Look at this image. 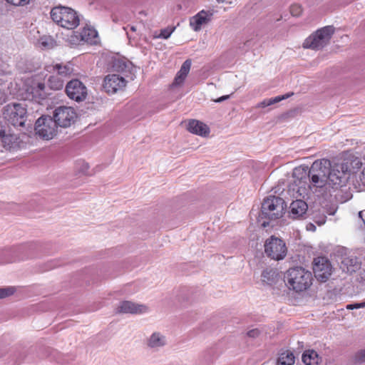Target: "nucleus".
I'll use <instances>...</instances> for the list:
<instances>
[{
    "label": "nucleus",
    "mask_w": 365,
    "mask_h": 365,
    "mask_svg": "<svg viewBox=\"0 0 365 365\" xmlns=\"http://www.w3.org/2000/svg\"><path fill=\"white\" fill-rule=\"evenodd\" d=\"M331 168L330 161L325 159L316 160L309 168L308 173L303 168H296L294 171V175L302 174L301 180L299 184H302L303 178L307 179L308 176L309 180V188L313 192H317L318 189L323 188L328 183V175Z\"/></svg>",
    "instance_id": "f257e3e1"
},
{
    "label": "nucleus",
    "mask_w": 365,
    "mask_h": 365,
    "mask_svg": "<svg viewBox=\"0 0 365 365\" xmlns=\"http://www.w3.org/2000/svg\"><path fill=\"white\" fill-rule=\"evenodd\" d=\"M3 116L4 119L14 127H19L23 132L31 131V123L26 124L27 108L26 103H11L4 107Z\"/></svg>",
    "instance_id": "f03ea898"
},
{
    "label": "nucleus",
    "mask_w": 365,
    "mask_h": 365,
    "mask_svg": "<svg viewBox=\"0 0 365 365\" xmlns=\"http://www.w3.org/2000/svg\"><path fill=\"white\" fill-rule=\"evenodd\" d=\"M312 274L308 270L296 267L290 268L284 274V282L289 289L296 292L307 290L312 284Z\"/></svg>",
    "instance_id": "7ed1b4c3"
},
{
    "label": "nucleus",
    "mask_w": 365,
    "mask_h": 365,
    "mask_svg": "<svg viewBox=\"0 0 365 365\" xmlns=\"http://www.w3.org/2000/svg\"><path fill=\"white\" fill-rule=\"evenodd\" d=\"M50 14L55 23L67 29H74L80 23L79 15L70 7L55 6L51 9Z\"/></svg>",
    "instance_id": "20e7f679"
},
{
    "label": "nucleus",
    "mask_w": 365,
    "mask_h": 365,
    "mask_svg": "<svg viewBox=\"0 0 365 365\" xmlns=\"http://www.w3.org/2000/svg\"><path fill=\"white\" fill-rule=\"evenodd\" d=\"M334 33V28L331 26L321 28L305 39L303 46L306 48L320 50L327 45Z\"/></svg>",
    "instance_id": "39448f33"
},
{
    "label": "nucleus",
    "mask_w": 365,
    "mask_h": 365,
    "mask_svg": "<svg viewBox=\"0 0 365 365\" xmlns=\"http://www.w3.org/2000/svg\"><path fill=\"white\" fill-rule=\"evenodd\" d=\"M286 205L282 198L269 196L264 200L262 205V217L275 220L282 217Z\"/></svg>",
    "instance_id": "423d86ee"
},
{
    "label": "nucleus",
    "mask_w": 365,
    "mask_h": 365,
    "mask_svg": "<svg viewBox=\"0 0 365 365\" xmlns=\"http://www.w3.org/2000/svg\"><path fill=\"white\" fill-rule=\"evenodd\" d=\"M56 123L52 117L49 115H42L38 118L34 125L36 135L43 140H51L57 134Z\"/></svg>",
    "instance_id": "0eeeda50"
},
{
    "label": "nucleus",
    "mask_w": 365,
    "mask_h": 365,
    "mask_svg": "<svg viewBox=\"0 0 365 365\" xmlns=\"http://www.w3.org/2000/svg\"><path fill=\"white\" fill-rule=\"evenodd\" d=\"M77 114L72 107L59 106L53 113L54 122L58 127H70L76 120Z\"/></svg>",
    "instance_id": "6e6552de"
},
{
    "label": "nucleus",
    "mask_w": 365,
    "mask_h": 365,
    "mask_svg": "<svg viewBox=\"0 0 365 365\" xmlns=\"http://www.w3.org/2000/svg\"><path fill=\"white\" fill-rule=\"evenodd\" d=\"M264 252L271 259L280 260L287 255L286 245L281 239L272 236L264 243Z\"/></svg>",
    "instance_id": "1a4fd4ad"
},
{
    "label": "nucleus",
    "mask_w": 365,
    "mask_h": 365,
    "mask_svg": "<svg viewBox=\"0 0 365 365\" xmlns=\"http://www.w3.org/2000/svg\"><path fill=\"white\" fill-rule=\"evenodd\" d=\"M65 91L70 99L76 102L85 101L88 95L86 86L77 78L72 79L67 83Z\"/></svg>",
    "instance_id": "9d476101"
},
{
    "label": "nucleus",
    "mask_w": 365,
    "mask_h": 365,
    "mask_svg": "<svg viewBox=\"0 0 365 365\" xmlns=\"http://www.w3.org/2000/svg\"><path fill=\"white\" fill-rule=\"evenodd\" d=\"M0 143L10 151L19 148V138L8 125L0 124Z\"/></svg>",
    "instance_id": "9b49d317"
},
{
    "label": "nucleus",
    "mask_w": 365,
    "mask_h": 365,
    "mask_svg": "<svg viewBox=\"0 0 365 365\" xmlns=\"http://www.w3.org/2000/svg\"><path fill=\"white\" fill-rule=\"evenodd\" d=\"M331 264L326 257H318L314 258L313 271L317 279L325 282L331 275Z\"/></svg>",
    "instance_id": "f8f14e48"
},
{
    "label": "nucleus",
    "mask_w": 365,
    "mask_h": 365,
    "mask_svg": "<svg viewBox=\"0 0 365 365\" xmlns=\"http://www.w3.org/2000/svg\"><path fill=\"white\" fill-rule=\"evenodd\" d=\"M126 85V81L116 74H108L104 78L103 88L108 94L115 93L122 90Z\"/></svg>",
    "instance_id": "ddd939ff"
},
{
    "label": "nucleus",
    "mask_w": 365,
    "mask_h": 365,
    "mask_svg": "<svg viewBox=\"0 0 365 365\" xmlns=\"http://www.w3.org/2000/svg\"><path fill=\"white\" fill-rule=\"evenodd\" d=\"M212 10H202L190 19V26L195 31H198L208 24L213 16Z\"/></svg>",
    "instance_id": "4468645a"
},
{
    "label": "nucleus",
    "mask_w": 365,
    "mask_h": 365,
    "mask_svg": "<svg viewBox=\"0 0 365 365\" xmlns=\"http://www.w3.org/2000/svg\"><path fill=\"white\" fill-rule=\"evenodd\" d=\"M148 312V307L144 304H139L131 301H123L116 308L115 312L118 314H143Z\"/></svg>",
    "instance_id": "2eb2a0df"
},
{
    "label": "nucleus",
    "mask_w": 365,
    "mask_h": 365,
    "mask_svg": "<svg viewBox=\"0 0 365 365\" xmlns=\"http://www.w3.org/2000/svg\"><path fill=\"white\" fill-rule=\"evenodd\" d=\"M308 205L304 200H297L293 201L289 206V216L292 219H301L307 212Z\"/></svg>",
    "instance_id": "dca6fc26"
},
{
    "label": "nucleus",
    "mask_w": 365,
    "mask_h": 365,
    "mask_svg": "<svg viewBox=\"0 0 365 365\" xmlns=\"http://www.w3.org/2000/svg\"><path fill=\"white\" fill-rule=\"evenodd\" d=\"M169 95L175 98H179L182 95V66L178 71L173 83L170 86Z\"/></svg>",
    "instance_id": "f3484780"
},
{
    "label": "nucleus",
    "mask_w": 365,
    "mask_h": 365,
    "mask_svg": "<svg viewBox=\"0 0 365 365\" xmlns=\"http://www.w3.org/2000/svg\"><path fill=\"white\" fill-rule=\"evenodd\" d=\"M30 89L33 99L38 103L46 99L49 95L44 82L34 83Z\"/></svg>",
    "instance_id": "a211bd4d"
},
{
    "label": "nucleus",
    "mask_w": 365,
    "mask_h": 365,
    "mask_svg": "<svg viewBox=\"0 0 365 365\" xmlns=\"http://www.w3.org/2000/svg\"><path fill=\"white\" fill-rule=\"evenodd\" d=\"M146 344L150 349L158 350L167 344V339L165 335L155 331L148 338Z\"/></svg>",
    "instance_id": "6ab92c4d"
},
{
    "label": "nucleus",
    "mask_w": 365,
    "mask_h": 365,
    "mask_svg": "<svg viewBox=\"0 0 365 365\" xmlns=\"http://www.w3.org/2000/svg\"><path fill=\"white\" fill-rule=\"evenodd\" d=\"M187 130L194 134L200 136H207L210 133L209 127L204 123L197 120H191L187 125Z\"/></svg>",
    "instance_id": "aec40b11"
},
{
    "label": "nucleus",
    "mask_w": 365,
    "mask_h": 365,
    "mask_svg": "<svg viewBox=\"0 0 365 365\" xmlns=\"http://www.w3.org/2000/svg\"><path fill=\"white\" fill-rule=\"evenodd\" d=\"M341 267L344 272L352 273L360 267V264L356 257L349 256L343 258Z\"/></svg>",
    "instance_id": "412c9836"
},
{
    "label": "nucleus",
    "mask_w": 365,
    "mask_h": 365,
    "mask_svg": "<svg viewBox=\"0 0 365 365\" xmlns=\"http://www.w3.org/2000/svg\"><path fill=\"white\" fill-rule=\"evenodd\" d=\"M302 359L305 365H319L322 361V357L312 349L305 351L302 354Z\"/></svg>",
    "instance_id": "4be33fe9"
},
{
    "label": "nucleus",
    "mask_w": 365,
    "mask_h": 365,
    "mask_svg": "<svg viewBox=\"0 0 365 365\" xmlns=\"http://www.w3.org/2000/svg\"><path fill=\"white\" fill-rule=\"evenodd\" d=\"M46 70L48 72H56L55 75L61 76L62 78L68 77L72 73V68L67 65H62L61 63H56L53 66H47Z\"/></svg>",
    "instance_id": "5701e85b"
},
{
    "label": "nucleus",
    "mask_w": 365,
    "mask_h": 365,
    "mask_svg": "<svg viewBox=\"0 0 365 365\" xmlns=\"http://www.w3.org/2000/svg\"><path fill=\"white\" fill-rule=\"evenodd\" d=\"M81 39H83V42H86L90 44H95L97 43L98 32L97 31L91 27H84L81 31Z\"/></svg>",
    "instance_id": "b1692460"
},
{
    "label": "nucleus",
    "mask_w": 365,
    "mask_h": 365,
    "mask_svg": "<svg viewBox=\"0 0 365 365\" xmlns=\"http://www.w3.org/2000/svg\"><path fill=\"white\" fill-rule=\"evenodd\" d=\"M344 175V171H339L335 168L329 170L328 175V183L333 185H340L342 182V178Z\"/></svg>",
    "instance_id": "393cba45"
},
{
    "label": "nucleus",
    "mask_w": 365,
    "mask_h": 365,
    "mask_svg": "<svg viewBox=\"0 0 365 365\" xmlns=\"http://www.w3.org/2000/svg\"><path fill=\"white\" fill-rule=\"evenodd\" d=\"M48 86L53 91L61 90L64 86V80L58 75H51L48 78Z\"/></svg>",
    "instance_id": "a878e982"
},
{
    "label": "nucleus",
    "mask_w": 365,
    "mask_h": 365,
    "mask_svg": "<svg viewBox=\"0 0 365 365\" xmlns=\"http://www.w3.org/2000/svg\"><path fill=\"white\" fill-rule=\"evenodd\" d=\"M113 68L115 71L120 72L128 76L127 73H131L133 69L132 63L123 60H117L114 61Z\"/></svg>",
    "instance_id": "bb28decb"
},
{
    "label": "nucleus",
    "mask_w": 365,
    "mask_h": 365,
    "mask_svg": "<svg viewBox=\"0 0 365 365\" xmlns=\"http://www.w3.org/2000/svg\"><path fill=\"white\" fill-rule=\"evenodd\" d=\"M292 95L293 93H288L287 94L278 96L274 98L264 99V101L257 104V108H265L269 106L274 103H279L282 100H285L289 97L292 96Z\"/></svg>",
    "instance_id": "cd10ccee"
},
{
    "label": "nucleus",
    "mask_w": 365,
    "mask_h": 365,
    "mask_svg": "<svg viewBox=\"0 0 365 365\" xmlns=\"http://www.w3.org/2000/svg\"><path fill=\"white\" fill-rule=\"evenodd\" d=\"M294 359L293 353L290 351H287L279 355L277 359V365H293Z\"/></svg>",
    "instance_id": "c85d7f7f"
},
{
    "label": "nucleus",
    "mask_w": 365,
    "mask_h": 365,
    "mask_svg": "<svg viewBox=\"0 0 365 365\" xmlns=\"http://www.w3.org/2000/svg\"><path fill=\"white\" fill-rule=\"evenodd\" d=\"M278 274L276 270L272 269L264 270L262 274V281L268 284L274 283L277 277Z\"/></svg>",
    "instance_id": "c756f323"
},
{
    "label": "nucleus",
    "mask_w": 365,
    "mask_h": 365,
    "mask_svg": "<svg viewBox=\"0 0 365 365\" xmlns=\"http://www.w3.org/2000/svg\"><path fill=\"white\" fill-rule=\"evenodd\" d=\"M40 44L46 48H51L54 45V40L51 36H43L40 38Z\"/></svg>",
    "instance_id": "7c9ffc66"
},
{
    "label": "nucleus",
    "mask_w": 365,
    "mask_h": 365,
    "mask_svg": "<svg viewBox=\"0 0 365 365\" xmlns=\"http://www.w3.org/2000/svg\"><path fill=\"white\" fill-rule=\"evenodd\" d=\"M81 32L73 31V34L70 36L68 41L72 45H78L83 42V39H81Z\"/></svg>",
    "instance_id": "2f4dec72"
},
{
    "label": "nucleus",
    "mask_w": 365,
    "mask_h": 365,
    "mask_svg": "<svg viewBox=\"0 0 365 365\" xmlns=\"http://www.w3.org/2000/svg\"><path fill=\"white\" fill-rule=\"evenodd\" d=\"M15 291L16 289L14 287L0 288V299H4L12 295Z\"/></svg>",
    "instance_id": "473e14b6"
},
{
    "label": "nucleus",
    "mask_w": 365,
    "mask_h": 365,
    "mask_svg": "<svg viewBox=\"0 0 365 365\" xmlns=\"http://www.w3.org/2000/svg\"><path fill=\"white\" fill-rule=\"evenodd\" d=\"M313 220H314V223L321 226L326 222L327 216L324 213H322V214L315 213L313 217Z\"/></svg>",
    "instance_id": "72a5a7b5"
},
{
    "label": "nucleus",
    "mask_w": 365,
    "mask_h": 365,
    "mask_svg": "<svg viewBox=\"0 0 365 365\" xmlns=\"http://www.w3.org/2000/svg\"><path fill=\"white\" fill-rule=\"evenodd\" d=\"M89 165L84 161H80L78 163V170L79 173L84 175H89L88 173Z\"/></svg>",
    "instance_id": "f704fd0d"
},
{
    "label": "nucleus",
    "mask_w": 365,
    "mask_h": 365,
    "mask_svg": "<svg viewBox=\"0 0 365 365\" xmlns=\"http://www.w3.org/2000/svg\"><path fill=\"white\" fill-rule=\"evenodd\" d=\"M290 12L293 16H299L302 13V7L299 4H293L290 8Z\"/></svg>",
    "instance_id": "c9c22d12"
},
{
    "label": "nucleus",
    "mask_w": 365,
    "mask_h": 365,
    "mask_svg": "<svg viewBox=\"0 0 365 365\" xmlns=\"http://www.w3.org/2000/svg\"><path fill=\"white\" fill-rule=\"evenodd\" d=\"M175 27L167 28V29L161 30L159 37L164 38V39L168 38L170 36L171 34L175 30Z\"/></svg>",
    "instance_id": "e433bc0d"
},
{
    "label": "nucleus",
    "mask_w": 365,
    "mask_h": 365,
    "mask_svg": "<svg viewBox=\"0 0 365 365\" xmlns=\"http://www.w3.org/2000/svg\"><path fill=\"white\" fill-rule=\"evenodd\" d=\"M8 4L13 6H24L29 3L30 0H5Z\"/></svg>",
    "instance_id": "4c0bfd02"
},
{
    "label": "nucleus",
    "mask_w": 365,
    "mask_h": 365,
    "mask_svg": "<svg viewBox=\"0 0 365 365\" xmlns=\"http://www.w3.org/2000/svg\"><path fill=\"white\" fill-rule=\"evenodd\" d=\"M359 216V226L360 229H364L365 227V210L360 211L358 214Z\"/></svg>",
    "instance_id": "58836bf2"
},
{
    "label": "nucleus",
    "mask_w": 365,
    "mask_h": 365,
    "mask_svg": "<svg viewBox=\"0 0 365 365\" xmlns=\"http://www.w3.org/2000/svg\"><path fill=\"white\" fill-rule=\"evenodd\" d=\"M355 360L357 362H365V349L360 350L355 355Z\"/></svg>",
    "instance_id": "ea45409f"
},
{
    "label": "nucleus",
    "mask_w": 365,
    "mask_h": 365,
    "mask_svg": "<svg viewBox=\"0 0 365 365\" xmlns=\"http://www.w3.org/2000/svg\"><path fill=\"white\" fill-rule=\"evenodd\" d=\"M365 307V302L361 303H355V304H350L346 305L347 309H359V308H364Z\"/></svg>",
    "instance_id": "a19ab883"
},
{
    "label": "nucleus",
    "mask_w": 365,
    "mask_h": 365,
    "mask_svg": "<svg viewBox=\"0 0 365 365\" xmlns=\"http://www.w3.org/2000/svg\"><path fill=\"white\" fill-rule=\"evenodd\" d=\"M190 66H191V61L190 59H187L185 61H184V78L189 73Z\"/></svg>",
    "instance_id": "79ce46f5"
},
{
    "label": "nucleus",
    "mask_w": 365,
    "mask_h": 365,
    "mask_svg": "<svg viewBox=\"0 0 365 365\" xmlns=\"http://www.w3.org/2000/svg\"><path fill=\"white\" fill-rule=\"evenodd\" d=\"M247 336L252 338H255L259 336V331L257 329H254L247 331Z\"/></svg>",
    "instance_id": "37998d69"
},
{
    "label": "nucleus",
    "mask_w": 365,
    "mask_h": 365,
    "mask_svg": "<svg viewBox=\"0 0 365 365\" xmlns=\"http://www.w3.org/2000/svg\"><path fill=\"white\" fill-rule=\"evenodd\" d=\"M230 96H231V95H225V96H221V97H220V98H217V99L214 100V101H215V103H221V102H222V101H225V100L229 99V98H230Z\"/></svg>",
    "instance_id": "c03bdc74"
},
{
    "label": "nucleus",
    "mask_w": 365,
    "mask_h": 365,
    "mask_svg": "<svg viewBox=\"0 0 365 365\" xmlns=\"http://www.w3.org/2000/svg\"><path fill=\"white\" fill-rule=\"evenodd\" d=\"M307 230L309 231H315L316 230V226L313 223H309L307 225Z\"/></svg>",
    "instance_id": "a18cd8bd"
},
{
    "label": "nucleus",
    "mask_w": 365,
    "mask_h": 365,
    "mask_svg": "<svg viewBox=\"0 0 365 365\" xmlns=\"http://www.w3.org/2000/svg\"><path fill=\"white\" fill-rule=\"evenodd\" d=\"M360 181L365 185V168L363 169L360 175Z\"/></svg>",
    "instance_id": "49530a36"
},
{
    "label": "nucleus",
    "mask_w": 365,
    "mask_h": 365,
    "mask_svg": "<svg viewBox=\"0 0 365 365\" xmlns=\"http://www.w3.org/2000/svg\"><path fill=\"white\" fill-rule=\"evenodd\" d=\"M6 73V67H5V65L3 64L1 61H0V75H4Z\"/></svg>",
    "instance_id": "de8ad7c7"
},
{
    "label": "nucleus",
    "mask_w": 365,
    "mask_h": 365,
    "mask_svg": "<svg viewBox=\"0 0 365 365\" xmlns=\"http://www.w3.org/2000/svg\"><path fill=\"white\" fill-rule=\"evenodd\" d=\"M130 30L132 31H136V27L135 26H130Z\"/></svg>",
    "instance_id": "09e8293b"
},
{
    "label": "nucleus",
    "mask_w": 365,
    "mask_h": 365,
    "mask_svg": "<svg viewBox=\"0 0 365 365\" xmlns=\"http://www.w3.org/2000/svg\"><path fill=\"white\" fill-rule=\"evenodd\" d=\"M335 212H336V209H334L332 211L329 212V215H334Z\"/></svg>",
    "instance_id": "8fccbe9b"
},
{
    "label": "nucleus",
    "mask_w": 365,
    "mask_h": 365,
    "mask_svg": "<svg viewBox=\"0 0 365 365\" xmlns=\"http://www.w3.org/2000/svg\"><path fill=\"white\" fill-rule=\"evenodd\" d=\"M225 0H216L218 3H224Z\"/></svg>",
    "instance_id": "3c124183"
},
{
    "label": "nucleus",
    "mask_w": 365,
    "mask_h": 365,
    "mask_svg": "<svg viewBox=\"0 0 365 365\" xmlns=\"http://www.w3.org/2000/svg\"><path fill=\"white\" fill-rule=\"evenodd\" d=\"M267 225H268V223H267V222H264L262 223L263 227H266Z\"/></svg>",
    "instance_id": "603ef678"
},
{
    "label": "nucleus",
    "mask_w": 365,
    "mask_h": 365,
    "mask_svg": "<svg viewBox=\"0 0 365 365\" xmlns=\"http://www.w3.org/2000/svg\"><path fill=\"white\" fill-rule=\"evenodd\" d=\"M57 267V265H56V264H53V265L51 266L49 268H51H51H54V267Z\"/></svg>",
    "instance_id": "864d4df0"
}]
</instances>
